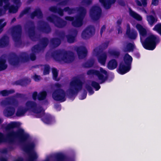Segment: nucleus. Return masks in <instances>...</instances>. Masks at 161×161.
<instances>
[{"label":"nucleus","instance_id":"obj_1","mask_svg":"<svg viewBox=\"0 0 161 161\" xmlns=\"http://www.w3.org/2000/svg\"><path fill=\"white\" fill-rule=\"evenodd\" d=\"M136 27L140 35L141 42L144 48L148 50H154L157 44L160 42L159 37L154 35L151 34L147 37L144 41H142L141 36L145 37L146 36L147 30L139 24H137Z\"/></svg>","mask_w":161,"mask_h":161},{"label":"nucleus","instance_id":"obj_2","mask_svg":"<svg viewBox=\"0 0 161 161\" xmlns=\"http://www.w3.org/2000/svg\"><path fill=\"white\" fill-rule=\"evenodd\" d=\"M6 136L8 142L10 143H13L15 139H17L19 142L22 144L25 143L29 139L30 135L26 133L24 130L21 128L18 129L16 131H10L8 132Z\"/></svg>","mask_w":161,"mask_h":161},{"label":"nucleus","instance_id":"obj_3","mask_svg":"<svg viewBox=\"0 0 161 161\" xmlns=\"http://www.w3.org/2000/svg\"><path fill=\"white\" fill-rule=\"evenodd\" d=\"M51 56L56 61H62L66 63H71L75 59L73 52H67L64 50H57L51 53Z\"/></svg>","mask_w":161,"mask_h":161},{"label":"nucleus","instance_id":"obj_4","mask_svg":"<svg viewBox=\"0 0 161 161\" xmlns=\"http://www.w3.org/2000/svg\"><path fill=\"white\" fill-rule=\"evenodd\" d=\"M20 59L23 62H27L30 60L29 56L25 52L21 53L20 58L14 53H11L9 55L8 61L11 65L14 66H18L19 64Z\"/></svg>","mask_w":161,"mask_h":161},{"label":"nucleus","instance_id":"obj_5","mask_svg":"<svg viewBox=\"0 0 161 161\" xmlns=\"http://www.w3.org/2000/svg\"><path fill=\"white\" fill-rule=\"evenodd\" d=\"M83 83L79 79L76 78L70 82L69 95L70 98L76 96L82 89Z\"/></svg>","mask_w":161,"mask_h":161},{"label":"nucleus","instance_id":"obj_6","mask_svg":"<svg viewBox=\"0 0 161 161\" xmlns=\"http://www.w3.org/2000/svg\"><path fill=\"white\" fill-rule=\"evenodd\" d=\"M100 71L94 69L88 70L86 73L88 75H95L100 80V83H104L108 78V73L107 71L102 67L99 69Z\"/></svg>","mask_w":161,"mask_h":161},{"label":"nucleus","instance_id":"obj_7","mask_svg":"<svg viewBox=\"0 0 161 161\" xmlns=\"http://www.w3.org/2000/svg\"><path fill=\"white\" fill-rule=\"evenodd\" d=\"M77 11L79 13V15L74 18L71 24L74 27H80L83 25V20L86 14V9L82 7L78 8Z\"/></svg>","mask_w":161,"mask_h":161},{"label":"nucleus","instance_id":"obj_8","mask_svg":"<svg viewBox=\"0 0 161 161\" xmlns=\"http://www.w3.org/2000/svg\"><path fill=\"white\" fill-rule=\"evenodd\" d=\"M22 33V27L19 25L14 26L11 28V35L16 45L21 43V38Z\"/></svg>","mask_w":161,"mask_h":161},{"label":"nucleus","instance_id":"obj_9","mask_svg":"<svg viewBox=\"0 0 161 161\" xmlns=\"http://www.w3.org/2000/svg\"><path fill=\"white\" fill-rule=\"evenodd\" d=\"M25 29H27L29 36L32 41L36 42L39 40V37L36 34V27L33 21H29L26 24Z\"/></svg>","mask_w":161,"mask_h":161},{"label":"nucleus","instance_id":"obj_10","mask_svg":"<svg viewBox=\"0 0 161 161\" xmlns=\"http://www.w3.org/2000/svg\"><path fill=\"white\" fill-rule=\"evenodd\" d=\"M47 20L53 23L58 28H62L67 25V22L56 15L52 14L47 18Z\"/></svg>","mask_w":161,"mask_h":161},{"label":"nucleus","instance_id":"obj_11","mask_svg":"<svg viewBox=\"0 0 161 161\" xmlns=\"http://www.w3.org/2000/svg\"><path fill=\"white\" fill-rule=\"evenodd\" d=\"M34 147L35 144L33 142L25 144L23 146V149L24 151L29 154L28 161H34L38 158L36 153L33 152L31 153Z\"/></svg>","mask_w":161,"mask_h":161},{"label":"nucleus","instance_id":"obj_12","mask_svg":"<svg viewBox=\"0 0 161 161\" xmlns=\"http://www.w3.org/2000/svg\"><path fill=\"white\" fill-rule=\"evenodd\" d=\"M66 92L61 88L57 89L55 90L52 93V97L55 101L61 102L65 101L66 98Z\"/></svg>","mask_w":161,"mask_h":161},{"label":"nucleus","instance_id":"obj_13","mask_svg":"<svg viewBox=\"0 0 161 161\" xmlns=\"http://www.w3.org/2000/svg\"><path fill=\"white\" fill-rule=\"evenodd\" d=\"M102 12V9L99 6H93L90 10V16L92 19L96 21L100 18Z\"/></svg>","mask_w":161,"mask_h":161},{"label":"nucleus","instance_id":"obj_14","mask_svg":"<svg viewBox=\"0 0 161 161\" xmlns=\"http://www.w3.org/2000/svg\"><path fill=\"white\" fill-rule=\"evenodd\" d=\"M25 105L28 110H31L35 113L40 114L41 113L43 109L41 107H37L36 103L32 101H28Z\"/></svg>","mask_w":161,"mask_h":161},{"label":"nucleus","instance_id":"obj_15","mask_svg":"<svg viewBox=\"0 0 161 161\" xmlns=\"http://www.w3.org/2000/svg\"><path fill=\"white\" fill-rule=\"evenodd\" d=\"M37 24V29L40 32L46 34H48L51 32V28L47 22L40 20L38 22Z\"/></svg>","mask_w":161,"mask_h":161},{"label":"nucleus","instance_id":"obj_16","mask_svg":"<svg viewBox=\"0 0 161 161\" xmlns=\"http://www.w3.org/2000/svg\"><path fill=\"white\" fill-rule=\"evenodd\" d=\"M93 51L97 57L98 63L102 65H104L107 58V53L105 52L100 53L97 47L95 48Z\"/></svg>","mask_w":161,"mask_h":161},{"label":"nucleus","instance_id":"obj_17","mask_svg":"<svg viewBox=\"0 0 161 161\" xmlns=\"http://www.w3.org/2000/svg\"><path fill=\"white\" fill-rule=\"evenodd\" d=\"M95 29L93 26L89 25L83 30L81 33V37L84 39H87L94 34Z\"/></svg>","mask_w":161,"mask_h":161},{"label":"nucleus","instance_id":"obj_18","mask_svg":"<svg viewBox=\"0 0 161 161\" xmlns=\"http://www.w3.org/2000/svg\"><path fill=\"white\" fill-rule=\"evenodd\" d=\"M127 37L130 40H135L137 36V33L135 30H131L130 25H127V29L125 33Z\"/></svg>","mask_w":161,"mask_h":161},{"label":"nucleus","instance_id":"obj_19","mask_svg":"<svg viewBox=\"0 0 161 161\" xmlns=\"http://www.w3.org/2000/svg\"><path fill=\"white\" fill-rule=\"evenodd\" d=\"M75 50L79 59H83L86 56L87 50L85 47L82 46L77 47Z\"/></svg>","mask_w":161,"mask_h":161},{"label":"nucleus","instance_id":"obj_20","mask_svg":"<svg viewBox=\"0 0 161 161\" xmlns=\"http://www.w3.org/2000/svg\"><path fill=\"white\" fill-rule=\"evenodd\" d=\"M3 106H6L8 105H11L17 107L18 105V101L14 98H8L3 100L0 103Z\"/></svg>","mask_w":161,"mask_h":161},{"label":"nucleus","instance_id":"obj_21","mask_svg":"<svg viewBox=\"0 0 161 161\" xmlns=\"http://www.w3.org/2000/svg\"><path fill=\"white\" fill-rule=\"evenodd\" d=\"M131 68L123 63L120 62L119 64L117 72L119 74L123 75L129 71Z\"/></svg>","mask_w":161,"mask_h":161},{"label":"nucleus","instance_id":"obj_22","mask_svg":"<svg viewBox=\"0 0 161 161\" xmlns=\"http://www.w3.org/2000/svg\"><path fill=\"white\" fill-rule=\"evenodd\" d=\"M71 32L72 34H68L66 36L67 42L70 43H73L75 42L78 34V31L75 29L73 30Z\"/></svg>","mask_w":161,"mask_h":161},{"label":"nucleus","instance_id":"obj_23","mask_svg":"<svg viewBox=\"0 0 161 161\" xmlns=\"http://www.w3.org/2000/svg\"><path fill=\"white\" fill-rule=\"evenodd\" d=\"M15 109L14 108L11 106H8L3 111L4 115L6 117H9L13 116L14 114Z\"/></svg>","mask_w":161,"mask_h":161},{"label":"nucleus","instance_id":"obj_24","mask_svg":"<svg viewBox=\"0 0 161 161\" xmlns=\"http://www.w3.org/2000/svg\"><path fill=\"white\" fill-rule=\"evenodd\" d=\"M31 82L30 79L25 78V79H21L15 81L13 83L14 85H20L22 86H25Z\"/></svg>","mask_w":161,"mask_h":161},{"label":"nucleus","instance_id":"obj_25","mask_svg":"<svg viewBox=\"0 0 161 161\" xmlns=\"http://www.w3.org/2000/svg\"><path fill=\"white\" fill-rule=\"evenodd\" d=\"M118 65L117 61L115 59H112L108 62L107 67L109 70H113L116 69Z\"/></svg>","mask_w":161,"mask_h":161},{"label":"nucleus","instance_id":"obj_26","mask_svg":"<svg viewBox=\"0 0 161 161\" xmlns=\"http://www.w3.org/2000/svg\"><path fill=\"white\" fill-rule=\"evenodd\" d=\"M136 48V46L134 42H128L124 47L123 50L125 52H133Z\"/></svg>","mask_w":161,"mask_h":161},{"label":"nucleus","instance_id":"obj_27","mask_svg":"<svg viewBox=\"0 0 161 161\" xmlns=\"http://www.w3.org/2000/svg\"><path fill=\"white\" fill-rule=\"evenodd\" d=\"M132 60V58L128 53H126L125 55L123 57V61L124 64L131 68Z\"/></svg>","mask_w":161,"mask_h":161},{"label":"nucleus","instance_id":"obj_28","mask_svg":"<svg viewBox=\"0 0 161 161\" xmlns=\"http://www.w3.org/2000/svg\"><path fill=\"white\" fill-rule=\"evenodd\" d=\"M9 44V38L6 35H4L0 39V47H4Z\"/></svg>","mask_w":161,"mask_h":161},{"label":"nucleus","instance_id":"obj_29","mask_svg":"<svg viewBox=\"0 0 161 161\" xmlns=\"http://www.w3.org/2000/svg\"><path fill=\"white\" fill-rule=\"evenodd\" d=\"M51 45L55 48L59 46L61 43V40L58 38H53L50 40Z\"/></svg>","mask_w":161,"mask_h":161},{"label":"nucleus","instance_id":"obj_30","mask_svg":"<svg viewBox=\"0 0 161 161\" xmlns=\"http://www.w3.org/2000/svg\"><path fill=\"white\" fill-rule=\"evenodd\" d=\"M30 16L32 19H33L36 16L38 18H42L43 17V14L41 10L39 9H36L34 12L31 13Z\"/></svg>","mask_w":161,"mask_h":161},{"label":"nucleus","instance_id":"obj_31","mask_svg":"<svg viewBox=\"0 0 161 161\" xmlns=\"http://www.w3.org/2000/svg\"><path fill=\"white\" fill-rule=\"evenodd\" d=\"M147 20L149 25L152 26L158 20L156 17L153 16V15H148L147 16Z\"/></svg>","mask_w":161,"mask_h":161},{"label":"nucleus","instance_id":"obj_32","mask_svg":"<svg viewBox=\"0 0 161 161\" xmlns=\"http://www.w3.org/2000/svg\"><path fill=\"white\" fill-rule=\"evenodd\" d=\"M41 120L44 123L47 124H50L53 121V117L51 115L47 114L42 118Z\"/></svg>","mask_w":161,"mask_h":161},{"label":"nucleus","instance_id":"obj_33","mask_svg":"<svg viewBox=\"0 0 161 161\" xmlns=\"http://www.w3.org/2000/svg\"><path fill=\"white\" fill-rule=\"evenodd\" d=\"M28 111L26 108L20 107L18 108L16 113V115L17 117L23 116L25 113Z\"/></svg>","mask_w":161,"mask_h":161},{"label":"nucleus","instance_id":"obj_34","mask_svg":"<svg viewBox=\"0 0 161 161\" xmlns=\"http://www.w3.org/2000/svg\"><path fill=\"white\" fill-rule=\"evenodd\" d=\"M129 14L130 16L137 20H142V18L139 14L132 10L130 8H129Z\"/></svg>","mask_w":161,"mask_h":161},{"label":"nucleus","instance_id":"obj_35","mask_svg":"<svg viewBox=\"0 0 161 161\" xmlns=\"http://www.w3.org/2000/svg\"><path fill=\"white\" fill-rule=\"evenodd\" d=\"M18 126V123L15 122H12L7 125L5 127L6 130H9L11 129Z\"/></svg>","mask_w":161,"mask_h":161},{"label":"nucleus","instance_id":"obj_36","mask_svg":"<svg viewBox=\"0 0 161 161\" xmlns=\"http://www.w3.org/2000/svg\"><path fill=\"white\" fill-rule=\"evenodd\" d=\"M39 40L41 45L44 49L48 45L49 42V39L46 37H43Z\"/></svg>","mask_w":161,"mask_h":161},{"label":"nucleus","instance_id":"obj_37","mask_svg":"<svg viewBox=\"0 0 161 161\" xmlns=\"http://www.w3.org/2000/svg\"><path fill=\"white\" fill-rule=\"evenodd\" d=\"M94 61L93 59L88 60L86 62L83 63L82 66L84 68H89L92 67L94 65Z\"/></svg>","mask_w":161,"mask_h":161},{"label":"nucleus","instance_id":"obj_38","mask_svg":"<svg viewBox=\"0 0 161 161\" xmlns=\"http://www.w3.org/2000/svg\"><path fill=\"white\" fill-rule=\"evenodd\" d=\"M15 92V91L13 89L9 90H4L0 92V94L3 97H6L9 94H13Z\"/></svg>","mask_w":161,"mask_h":161},{"label":"nucleus","instance_id":"obj_39","mask_svg":"<svg viewBox=\"0 0 161 161\" xmlns=\"http://www.w3.org/2000/svg\"><path fill=\"white\" fill-rule=\"evenodd\" d=\"M55 158L57 161H64L66 159V157L64 155L59 153L55 155Z\"/></svg>","mask_w":161,"mask_h":161},{"label":"nucleus","instance_id":"obj_40","mask_svg":"<svg viewBox=\"0 0 161 161\" xmlns=\"http://www.w3.org/2000/svg\"><path fill=\"white\" fill-rule=\"evenodd\" d=\"M52 70L53 79L57 81H59V79L58 78V73L57 69L56 68H53L52 69Z\"/></svg>","mask_w":161,"mask_h":161},{"label":"nucleus","instance_id":"obj_41","mask_svg":"<svg viewBox=\"0 0 161 161\" xmlns=\"http://www.w3.org/2000/svg\"><path fill=\"white\" fill-rule=\"evenodd\" d=\"M47 96V92L45 91H43L38 94L37 99L39 101L44 100L46 99Z\"/></svg>","mask_w":161,"mask_h":161},{"label":"nucleus","instance_id":"obj_42","mask_svg":"<svg viewBox=\"0 0 161 161\" xmlns=\"http://www.w3.org/2000/svg\"><path fill=\"white\" fill-rule=\"evenodd\" d=\"M6 60L3 58H0V71L5 69L7 65L5 64Z\"/></svg>","mask_w":161,"mask_h":161},{"label":"nucleus","instance_id":"obj_43","mask_svg":"<svg viewBox=\"0 0 161 161\" xmlns=\"http://www.w3.org/2000/svg\"><path fill=\"white\" fill-rule=\"evenodd\" d=\"M42 46L39 44H37L34 45L32 48V52L39 53L40 52L42 49H44Z\"/></svg>","mask_w":161,"mask_h":161},{"label":"nucleus","instance_id":"obj_44","mask_svg":"<svg viewBox=\"0 0 161 161\" xmlns=\"http://www.w3.org/2000/svg\"><path fill=\"white\" fill-rule=\"evenodd\" d=\"M78 8H77V9H76L75 8H70L69 7H67L64 8V10L65 12H68L69 14H71L75 13L76 11H77Z\"/></svg>","mask_w":161,"mask_h":161},{"label":"nucleus","instance_id":"obj_45","mask_svg":"<svg viewBox=\"0 0 161 161\" xmlns=\"http://www.w3.org/2000/svg\"><path fill=\"white\" fill-rule=\"evenodd\" d=\"M19 7L17 6L11 5L9 8V12L11 13H15L18 11Z\"/></svg>","mask_w":161,"mask_h":161},{"label":"nucleus","instance_id":"obj_46","mask_svg":"<svg viewBox=\"0 0 161 161\" xmlns=\"http://www.w3.org/2000/svg\"><path fill=\"white\" fill-rule=\"evenodd\" d=\"M153 29L161 36V23H158L156 25Z\"/></svg>","mask_w":161,"mask_h":161},{"label":"nucleus","instance_id":"obj_47","mask_svg":"<svg viewBox=\"0 0 161 161\" xmlns=\"http://www.w3.org/2000/svg\"><path fill=\"white\" fill-rule=\"evenodd\" d=\"M111 55L116 58H118L120 55V52L119 51L113 50L109 52Z\"/></svg>","mask_w":161,"mask_h":161},{"label":"nucleus","instance_id":"obj_48","mask_svg":"<svg viewBox=\"0 0 161 161\" xmlns=\"http://www.w3.org/2000/svg\"><path fill=\"white\" fill-rule=\"evenodd\" d=\"M91 85L96 91H98L101 88L99 84L94 81H92L91 82Z\"/></svg>","mask_w":161,"mask_h":161},{"label":"nucleus","instance_id":"obj_49","mask_svg":"<svg viewBox=\"0 0 161 161\" xmlns=\"http://www.w3.org/2000/svg\"><path fill=\"white\" fill-rule=\"evenodd\" d=\"M31 9V8L29 7H27L25 8L23 11H22L20 13L19 15V17L21 18L24 15L28 14L30 12Z\"/></svg>","mask_w":161,"mask_h":161},{"label":"nucleus","instance_id":"obj_50","mask_svg":"<svg viewBox=\"0 0 161 161\" xmlns=\"http://www.w3.org/2000/svg\"><path fill=\"white\" fill-rule=\"evenodd\" d=\"M57 36L61 39L63 40L66 36L65 35V32L64 31H61L58 32L56 33Z\"/></svg>","mask_w":161,"mask_h":161},{"label":"nucleus","instance_id":"obj_51","mask_svg":"<svg viewBox=\"0 0 161 161\" xmlns=\"http://www.w3.org/2000/svg\"><path fill=\"white\" fill-rule=\"evenodd\" d=\"M85 88L87 90L90 95L93 94L94 92L92 87L88 84H86L85 85Z\"/></svg>","mask_w":161,"mask_h":161},{"label":"nucleus","instance_id":"obj_52","mask_svg":"<svg viewBox=\"0 0 161 161\" xmlns=\"http://www.w3.org/2000/svg\"><path fill=\"white\" fill-rule=\"evenodd\" d=\"M50 67L49 65H46L45 66L43 71L44 75H48L49 73Z\"/></svg>","mask_w":161,"mask_h":161},{"label":"nucleus","instance_id":"obj_53","mask_svg":"<svg viewBox=\"0 0 161 161\" xmlns=\"http://www.w3.org/2000/svg\"><path fill=\"white\" fill-rule=\"evenodd\" d=\"M99 1L104 8L106 9H107L108 0H99Z\"/></svg>","mask_w":161,"mask_h":161},{"label":"nucleus","instance_id":"obj_54","mask_svg":"<svg viewBox=\"0 0 161 161\" xmlns=\"http://www.w3.org/2000/svg\"><path fill=\"white\" fill-rule=\"evenodd\" d=\"M116 2V0H108L107 9H109L111 7L112 4Z\"/></svg>","mask_w":161,"mask_h":161},{"label":"nucleus","instance_id":"obj_55","mask_svg":"<svg viewBox=\"0 0 161 161\" xmlns=\"http://www.w3.org/2000/svg\"><path fill=\"white\" fill-rule=\"evenodd\" d=\"M64 9H62L61 8H58V9L57 10V13H58V14L61 16H63L64 14Z\"/></svg>","mask_w":161,"mask_h":161},{"label":"nucleus","instance_id":"obj_56","mask_svg":"<svg viewBox=\"0 0 161 161\" xmlns=\"http://www.w3.org/2000/svg\"><path fill=\"white\" fill-rule=\"evenodd\" d=\"M58 8L56 6H51L49 7V10L50 11L54 13H57Z\"/></svg>","mask_w":161,"mask_h":161},{"label":"nucleus","instance_id":"obj_57","mask_svg":"<svg viewBox=\"0 0 161 161\" xmlns=\"http://www.w3.org/2000/svg\"><path fill=\"white\" fill-rule=\"evenodd\" d=\"M38 95L37 92L36 91L34 92L32 94V98L33 100L35 101L37 99L38 97Z\"/></svg>","mask_w":161,"mask_h":161},{"label":"nucleus","instance_id":"obj_58","mask_svg":"<svg viewBox=\"0 0 161 161\" xmlns=\"http://www.w3.org/2000/svg\"><path fill=\"white\" fill-rule=\"evenodd\" d=\"M25 95L24 94L17 93L16 94L15 97L17 98H20L23 99L25 97Z\"/></svg>","mask_w":161,"mask_h":161},{"label":"nucleus","instance_id":"obj_59","mask_svg":"<svg viewBox=\"0 0 161 161\" xmlns=\"http://www.w3.org/2000/svg\"><path fill=\"white\" fill-rule=\"evenodd\" d=\"M13 2L16 6L20 7L21 5V2L20 0H12Z\"/></svg>","mask_w":161,"mask_h":161},{"label":"nucleus","instance_id":"obj_60","mask_svg":"<svg viewBox=\"0 0 161 161\" xmlns=\"http://www.w3.org/2000/svg\"><path fill=\"white\" fill-rule=\"evenodd\" d=\"M30 59L32 61H34L36 58V57L35 54L34 53H31L30 54L29 57Z\"/></svg>","mask_w":161,"mask_h":161},{"label":"nucleus","instance_id":"obj_61","mask_svg":"<svg viewBox=\"0 0 161 161\" xmlns=\"http://www.w3.org/2000/svg\"><path fill=\"white\" fill-rule=\"evenodd\" d=\"M64 18L66 20L71 21L72 22L74 19V17L69 16H66Z\"/></svg>","mask_w":161,"mask_h":161},{"label":"nucleus","instance_id":"obj_62","mask_svg":"<svg viewBox=\"0 0 161 161\" xmlns=\"http://www.w3.org/2000/svg\"><path fill=\"white\" fill-rule=\"evenodd\" d=\"M122 20L121 19H119L117 22V24L119 27V29H118L119 32V31L120 29L121 28V25L122 23Z\"/></svg>","mask_w":161,"mask_h":161},{"label":"nucleus","instance_id":"obj_63","mask_svg":"<svg viewBox=\"0 0 161 161\" xmlns=\"http://www.w3.org/2000/svg\"><path fill=\"white\" fill-rule=\"evenodd\" d=\"M4 142L3 134L0 132V143Z\"/></svg>","mask_w":161,"mask_h":161},{"label":"nucleus","instance_id":"obj_64","mask_svg":"<svg viewBox=\"0 0 161 161\" xmlns=\"http://www.w3.org/2000/svg\"><path fill=\"white\" fill-rule=\"evenodd\" d=\"M40 76L35 75L33 77V79L35 81H37L40 80Z\"/></svg>","mask_w":161,"mask_h":161}]
</instances>
